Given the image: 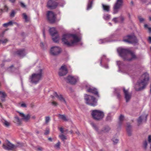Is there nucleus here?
<instances>
[{
  "instance_id": "nucleus-1",
  "label": "nucleus",
  "mask_w": 151,
  "mask_h": 151,
  "mask_svg": "<svg viewBox=\"0 0 151 151\" xmlns=\"http://www.w3.org/2000/svg\"><path fill=\"white\" fill-rule=\"evenodd\" d=\"M149 79V74L147 73H144L134 86L135 91H139L145 89L148 84Z\"/></svg>"
},
{
  "instance_id": "nucleus-2",
  "label": "nucleus",
  "mask_w": 151,
  "mask_h": 151,
  "mask_svg": "<svg viewBox=\"0 0 151 151\" xmlns=\"http://www.w3.org/2000/svg\"><path fill=\"white\" fill-rule=\"evenodd\" d=\"M62 40L64 44L68 47L72 46L80 41L79 39L76 35L70 34L63 35Z\"/></svg>"
},
{
  "instance_id": "nucleus-3",
  "label": "nucleus",
  "mask_w": 151,
  "mask_h": 151,
  "mask_svg": "<svg viewBox=\"0 0 151 151\" xmlns=\"http://www.w3.org/2000/svg\"><path fill=\"white\" fill-rule=\"evenodd\" d=\"M43 74L42 70L40 69L38 73L32 74L30 78L31 83L35 84L37 83L42 78Z\"/></svg>"
},
{
  "instance_id": "nucleus-4",
  "label": "nucleus",
  "mask_w": 151,
  "mask_h": 151,
  "mask_svg": "<svg viewBox=\"0 0 151 151\" xmlns=\"http://www.w3.org/2000/svg\"><path fill=\"white\" fill-rule=\"evenodd\" d=\"M123 41L130 44H136L138 40L134 35H128L124 37Z\"/></svg>"
},
{
  "instance_id": "nucleus-5",
  "label": "nucleus",
  "mask_w": 151,
  "mask_h": 151,
  "mask_svg": "<svg viewBox=\"0 0 151 151\" xmlns=\"http://www.w3.org/2000/svg\"><path fill=\"white\" fill-rule=\"evenodd\" d=\"M129 50L122 48H119L117 49V51L119 55L122 57L124 60H127L128 54L129 52Z\"/></svg>"
},
{
  "instance_id": "nucleus-6",
  "label": "nucleus",
  "mask_w": 151,
  "mask_h": 151,
  "mask_svg": "<svg viewBox=\"0 0 151 151\" xmlns=\"http://www.w3.org/2000/svg\"><path fill=\"white\" fill-rule=\"evenodd\" d=\"M123 3V0H116L113 7V14H115L118 13L122 6Z\"/></svg>"
},
{
  "instance_id": "nucleus-7",
  "label": "nucleus",
  "mask_w": 151,
  "mask_h": 151,
  "mask_svg": "<svg viewBox=\"0 0 151 151\" xmlns=\"http://www.w3.org/2000/svg\"><path fill=\"white\" fill-rule=\"evenodd\" d=\"M86 103L87 104L91 106L94 105V97L92 96L86 94L85 96Z\"/></svg>"
},
{
  "instance_id": "nucleus-8",
  "label": "nucleus",
  "mask_w": 151,
  "mask_h": 151,
  "mask_svg": "<svg viewBox=\"0 0 151 151\" xmlns=\"http://www.w3.org/2000/svg\"><path fill=\"white\" fill-rule=\"evenodd\" d=\"M47 17L48 21L51 23L55 22L56 19L55 15L51 11H48L47 13Z\"/></svg>"
},
{
  "instance_id": "nucleus-9",
  "label": "nucleus",
  "mask_w": 151,
  "mask_h": 151,
  "mask_svg": "<svg viewBox=\"0 0 151 151\" xmlns=\"http://www.w3.org/2000/svg\"><path fill=\"white\" fill-rule=\"evenodd\" d=\"M2 147L5 150H9L16 148L17 146L12 144L9 141H7L6 144H4L3 145Z\"/></svg>"
},
{
  "instance_id": "nucleus-10",
  "label": "nucleus",
  "mask_w": 151,
  "mask_h": 151,
  "mask_svg": "<svg viewBox=\"0 0 151 151\" xmlns=\"http://www.w3.org/2000/svg\"><path fill=\"white\" fill-rule=\"evenodd\" d=\"M104 113L102 111L95 110V119L97 120H101L104 116Z\"/></svg>"
},
{
  "instance_id": "nucleus-11",
  "label": "nucleus",
  "mask_w": 151,
  "mask_h": 151,
  "mask_svg": "<svg viewBox=\"0 0 151 151\" xmlns=\"http://www.w3.org/2000/svg\"><path fill=\"white\" fill-rule=\"evenodd\" d=\"M61 51L60 47L57 46H55L51 48L50 52L52 55L56 56L59 54L61 52Z\"/></svg>"
},
{
  "instance_id": "nucleus-12",
  "label": "nucleus",
  "mask_w": 151,
  "mask_h": 151,
  "mask_svg": "<svg viewBox=\"0 0 151 151\" xmlns=\"http://www.w3.org/2000/svg\"><path fill=\"white\" fill-rule=\"evenodd\" d=\"M65 79L67 81L72 84H75L77 82L78 78L77 77L69 76Z\"/></svg>"
},
{
  "instance_id": "nucleus-13",
  "label": "nucleus",
  "mask_w": 151,
  "mask_h": 151,
  "mask_svg": "<svg viewBox=\"0 0 151 151\" xmlns=\"http://www.w3.org/2000/svg\"><path fill=\"white\" fill-rule=\"evenodd\" d=\"M68 72V70L65 65L62 66L59 70L58 74L60 76H63L66 75Z\"/></svg>"
},
{
  "instance_id": "nucleus-14",
  "label": "nucleus",
  "mask_w": 151,
  "mask_h": 151,
  "mask_svg": "<svg viewBox=\"0 0 151 151\" xmlns=\"http://www.w3.org/2000/svg\"><path fill=\"white\" fill-rule=\"evenodd\" d=\"M123 90L126 101V102H127L131 99L132 97V94L129 92L128 90L125 89L124 88H123Z\"/></svg>"
},
{
  "instance_id": "nucleus-15",
  "label": "nucleus",
  "mask_w": 151,
  "mask_h": 151,
  "mask_svg": "<svg viewBox=\"0 0 151 151\" xmlns=\"http://www.w3.org/2000/svg\"><path fill=\"white\" fill-rule=\"evenodd\" d=\"M58 3L52 0H50L47 3V6L51 9H55L58 6Z\"/></svg>"
},
{
  "instance_id": "nucleus-16",
  "label": "nucleus",
  "mask_w": 151,
  "mask_h": 151,
  "mask_svg": "<svg viewBox=\"0 0 151 151\" xmlns=\"http://www.w3.org/2000/svg\"><path fill=\"white\" fill-rule=\"evenodd\" d=\"M147 116V115L145 114L144 115H142L139 117L137 120L139 125L141 124L142 122L143 121H144L145 122H146V121Z\"/></svg>"
},
{
  "instance_id": "nucleus-17",
  "label": "nucleus",
  "mask_w": 151,
  "mask_h": 151,
  "mask_svg": "<svg viewBox=\"0 0 151 151\" xmlns=\"http://www.w3.org/2000/svg\"><path fill=\"white\" fill-rule=\"evenodd\" d=\"M19 115L22 118V119L26 121H28L30 118V116L29 114L25 115L23 113L19 112Z\"/></svg>"
},
{
  "instance_id": "nucleus-18",
  "label": "nucleus",
  "mask_w": 151,
  "mask_h": 151,
  "mask_svg": "<svg viewBox=\"0 0 151 151\" xmlns=\"http://www.w3.org/2000/svg\"><path fill=\"white\" fill-rule=\"evenodd\" d=\"M54 94L61 101L64 102L65 104H66V102L62 95L61 94L58 95L56 92H55Z\"/></svg>"
},
{
  "instance_id": "nucleus-19",
  "label": "nucleus",
  "mask_w": 151,
  "mask_h": 151,
  "mask_svg": "<svg viewBox=\"0 0 151 151\" xmlns=\"http://www.w3.org/2000/svg\"><path fill=\"white\" fill-rule=\"evenodd\" d=\"M129 54L131 56V58H127V61H131L137 58L136 56L135 55V53L132 51L130 50Z\"/></svg>"
},
{
  "instance_id": "nucleus-20",
  "label": "nucleus",
  "mask_w": 151,
  "mask_h": 151,
  "mask_svg": "<svg viewBox=\"0 0 151 151\" xmlns=\"http://www.w3.org/2000/svg\"><path fill=\"white\" fill-rule=\"evenodd\" d=\"M26 53L24 49L19 50L17 52V53L21 57L24 56L26 55Z\"/></svg>"
},
{
  "instance_id": "nucleus-21",
  "label": "nucleus",
  "mask_w": 151,
  "mask_h": 151,
  "mask_svg": "<svg viewBox=\"0 0 151 151\" xmlns=\"http://www.w3.org/2000/svg\"><path fill=\"white\" fill-rule=\"evenodd\" d=\"M49 32L52 36H54L55 35L58 33V32L55 27H52L50 29Z\"/></svg>"
},
{
  "instance_id": "nucleus-22",
  "label": "nucleus",
  "mask_w": 151,
  "mask_h": 151,
  "mask_svg": "<svg viewBox=\"0 0 151 151\" xmlns=\"http://www.w3.org/2000/svg\"><path fill=\"white\" fill-rule=\"evenodd\" d=\"M52 36V40L54 42L57 43L59 42L60 37L58 33L55 35L54 36Z\"/></svg>"
},
{
  "instance_id": "nucleus-23",
  "label": "nucleus",
  "mask_w": 151,
  "mask_h": 151,
  "mask_svg": "<svg viewBox=\"0 0 151 151\" xmlns=\"http://www.w3.org/2000/svg\"><path fill=\"white\" fill-rule=\"evenodd\" d=\"M102 8L103 10L105 12H109L110 10V6L109 5H106L103 4H102Z\"/></svg>"
},
{
  "instance_id": "nucleus-24",
  "label": "nucleus",
  "mask_w": 151,
  "mask_h": 151,
  "mask_svg": "<svg viewBox=\"0 0 151 151\" xmlns=\"http://www.w3.org/2000/svg\"><path fill=\"white\" fill-rule=\"evenodd\" d=\"M86 86L88 92L91 93H94V88L88 85H87Z\"/></svg>"
},
{
  "instance_id": "nucleus-25",
  "label": "nucleus",
  "mask_w": 151,
  "mask_h": 151,
  "mask_svg": "<svg viewBox=\"0 0 151 151\" xmlns=\"http://www.w3.org/2000/svg\"><path fill=\"white\" fill-rule=\"evenodd\" d=\"M14 122L16 123L18 125H19L22 124V121L19 117L16 116L14 117Z\"/></svg>"
},
{
  "instance_id": "nucleus-26",
  "label": "nucleus",
  "mask_w": 151,
  "mask_h": 151,
  "mask_svg": "<svg viewBox=\"0 0 151 151\" xmlns=\"http://www.w3.org/2000/svg\"><path fill=\"white\" fill-rule=\"evenodd\" d=\"M126 130L128 135L129 136H131L132 134V127L129 124L127 125L126 128Z\"/></svg>"
},
{
  "instance_id": "nucleus-27",
  "label": "nucleus",
  "mask_w": 151,
  "mask_h": 151,
  "mask_svg": "<svg viewBox=\"0 0 151 151\" xmlns=\"http://www.w3.org/2000/svg\"><path fill=\"white\" fill-rule=\"evenodd\" d=\"M6 96V95L4 92L0 91V99L2 101H5V98Z\"/></svg>"
},
{
  "instance_id": "nucleus-28",
  "label": "nucleus",
  "mask_w": 151,
  "mask_h": 151,
  "mask_svg": "<svg viewBox=\"0 0 151 151\" xmlns=\"http://www.w3.org/2000/svg\"><path fill=\"white\" fill-rule=\"evenodd\" d=\"M110 129L111 128L109 126H105L103 128L102 131L104 132H109Z\"/></svg>"
},
{
  "instance_id": "nucleus-29",
  "label": "nucleus",
  "mask_w": 151,
  "mask_h": 151,
  "mask_svg": "<svg viewBox=\"0 0 151 151\" xmlns=\"http://www.w3.org/2000/svg\"><path fill=\"white\" fill-rule=\"evenodd\" d=\"M59 117L63 121H68V119L65 115L59 114Z\"/></svg>"
},
{
  "instance_id": "nucleus-30",
  "label": "nucleus",
  "mask_w": 151,
  "mask_h": 151,
  "mask_svg": "<svg viewBox=\"0 0 151 151\" xmlns=\"http://www.w3.org/2000/svg\"><path fill=\"white\" fill-rule=\"evenodd\" d=\"M92 3L93 1L92 0H89L87 8V10H89L91 9V8L92 4Z\"/></svg>"
},
{
  "instance_id": "nucleus-31",
  "label": "nucleus",
  "mask_w": 151,
  "mask_h": 151,
  "mask_svg": "<svg viewBox=\"0 0 151 151\" xmlns=\"http://www.w3.org/2000/svg\"><path fill=\"white\" fill-rule=\"evenodd\" d=\"M2 123H3V125L6 127H8L9 126L10 123V122H8L6 120H4L3 121H2Z\"/></svg>"
},
{
  "instance_id": "nucleus-32",
  "label": "nucleus",
  "mask_w": 151,
  "mask_h": 151,
  "mask_svg": "<svg viewBox=\"0 0 151 151\" xmlns=\"http://www.w3.org/2000/svg\"><path fill=\"white\" fill-rule=\"evenodd\" d=\"M99 97L98 92L97 89L95 88V103L96 102V100H97Z\"/></svg>"
},
{
  "instance_id": "nucleus-33",
  "label": "nucleus",
  "mask_w": 151,
  "mask_h": 151,
  "mask_svg": "<svg viewBox=\"0 0 151 151\" xmlns=\"http://www.w3.org/2000/svg\"><path fill=\"white\" fill-rule=\"evenodd\" d=\"M60 142L58 141L57 143L55 144L54 146V147L57 150H59L60 148Z\"/></svg>"
},
{
  "instance_id": "nucleus-34",
  "label": "nucleus",
  "mask_w": 151,
  "mask_h": 151,
  "mask_svg": "<svg viewBox=\"0 0 151 151\" xmlns=\"http://www.w3.org/2000/svg\"><path fill=\"white\" fill-rule=\"evenodd\" d=\"M59 137L63 141H64L65 140L67 139V137L66 136L63 135V134L60 135Z\"/></svg>"
},
{
  "instance_id": "nucleus-35",
  "label": "nucleus",
  "mask_w": 151,
  "mask_h": 151,
  "mask_svg": "<svg viewBox=\"0 0 151 151\" xmlns=\"http://www.w3.org/2000/svg\"><path fill=\"white\" fill-rule=\"evenodd\" d=\"M119 18L120 20V22L121 23H124L125 20V17L124 16L121 15L119 17Z\"/></svg>"
},
{
  "instance_id": "nucleus-36",
  "label": "nucleus",
  "mask_w": 151,
  "mask_h": 151,
  "mask_svg": "<svg viewBox=\"0 0 151 151\" xmlns=\"http://www.w3.org/2000/svg\"><path fill=\"white\" fill-rule=\"evenodd\" d=\"M8 41V40L7 39H4L3 40H1L0 39V44L2 43V44H5L6 43V42H7Z\"/></svg>"
},
{
  "instance_id": "nucleus-37",
  "label": "nucleus",
  "mask_w": 151,
  "mask_h": 151,
  "mask_svg": "<svg viewBox=\"0 0 151 151\" xmlns=\"http://www.w3.org/2000/svg\"><path fill=\"white\" fill-rule=\"evenodd\" d=\"M143 146L145 150H146L147 145V142L146 140L144 141L143 142Z\"/></svg>"
},
{
  "instance_id": "nucleus-38",
  "label": "nucleus",
  "mask_w": 151,
  "mask_h": 151,
  "mask_svg": "<svg viewBox=\"0 0 151 151\" xmlns=\"http://www.w3.org/2000/svg\"><path fill=\"white\" fill-rule=\"evenodd\" d=\"M124 119V116L121 114L120 115L119 118V122H120V123H121V122H122L123 121Z\"/></svg>"
},
{
  "instance_id": "nucleus-39",
  "label": "nucleus",
  "mask_w": 151,
  "mask_h": 151,
  "mask_svg": "<svg viewBox=\"0 0 151 151\" xmlns=\"http://www.w3.org/2000/svg\"><path fill=\"white\" fill-rule=\"evenodd\" d=\"M50 120V118L49 116L45 117V122L46 123H47Z\"/></svg>"
},
{
  "instance_id": "nucleus-40",
  "label": "nucleus",
  "mask_w": 151,
  "mask_h": 151,
  "mask_svg": "<svg viewBox=\"0 0 151 151\" xmlns=\"http://www.w3.org/2000/svg\"><path fill=\"white\" fill-rule=\"evenodd\" d=\"M110 16L109 14H106V15H105L104 18V19L106 20H108L110 18Z\"/></svg>"
},
{
  "instance_id": "nucleus-41",
  "label": "nucleus",
  "mask_w": 151,
  "mask_h": 151,
  "mask_svg": "<svg viewBox=\"0 0 151 151\" xmlns=\"http://www.w3.org/2000/svg\"><path fill=\"white\" fill-rule=\"evenodd\" d=\"M23 18L25 19L26 21H27V17L25 13H23L22 14Z\"/></svg>"
},
{
  "instance_id": "nucleus-42",
  "label": "nucleus",
  "mask_w": 151,
  "mask_h": 151,
  "mask_svg": "<svg viewBox=\"0 0 151 151\" xmlns=\"http://www.w3.org/2000/svg\"><path fill=\"white\" fill-rule=\"evenodd\" d=\"M112 141L114 142V144L115 145L117 143L119 142V140L118 139L114 138L113 139Z\"/></svg>"
},
{
  "instance_id": "nucleus-43",
  "label": "nucleus",
  "mask_w": 151,
  "mask_h": 151,
  "mask_svg": "<svg viewBox=\"0 0 151 151\" xmlns=\"http://www.w3.org/2000/svg\"><path fill=\"white\" fill-rule=\"evenodd\" d=\"M49 128H47L45 131V132L44 133V134L46 135H47L49 134Z\"/></svg>"
},
{
  "instance_id": "nucleus-44",
  "label": "nucleus",
  "mask_w": 151,
  "mask_h": 151,
  "mask_svg": "<svg viewBox=\"0 0 151 151\" xmlns=\"http://www.w3.org/2000/svg\"><path fill=\"white\" fill-rule=\"evenodd\" d=\"M111 119V117L110 115H108L106 118V120L110 121Z\"/></svg>"
},
{
  "instance_id": "nucleus-45",
  "label": "nucleus",
  "mask_w": 151,
  "mask_h": 151,
  "mask_svg": "<svg viewBox=\"0 0 151 151\" xmlns=\"http://www.w3.org/2000/svg\"><path fill=\"white\" fill-rule=\"evenodd\" d=\"M117 17H115L112 19V21L114 22L115 23H117L119 22L117 20Z\"/></svg>"
},
{
  "instance_id": "nucleus-46",
  "label": "nucleus",
  "mask_w": 151,
  "mask_h": 151,
  "mask_svg": "<svg viewBox=\"0 0 151 151\" xmlns=\"http://www.w3.org/2000/svg\"><path fill=\"white\" fill-rule=\"evenodd\" d=\"M51 104L54 106H57L58 105V103L54 101H53L51 102Z\"/></svg>"
},
{
  "instance_id": "nucleus-47",
  "label": "nucleus",
  "mask_w": 151,
  "mask_h": 151,
  "mask_svg": "<svg viewBox=\"0 0 151 151\" xmlns=\"http://www.w3.org/2000/svg\"><path fill=\"white\" fill-rule=\"evenodd\" d=\"M20 5L23 8H26V6L22 2H20Z\"/></svg>"
},
{
  "instance_id": "nucleus-48",
  "label": "nucleus",
  "mask_w": 151,
  "mask_h": 151,
  "mask_svg": "<svg viewBox=\"0 0 151 151\" xmlns=\"http://www.w3.org/2000/svg\"><path fill=\"white\" fill-rule=\"evenodd\" d=\"M138 18L140 22L141 23L143 22L144 21V19L141 17H138Z\"/></svg>"
},
{
  "instance_id": "nucleus-49",
  "label": "nucleus",
  "mask_w": 151,
  "mask_h": 151,
  "mask_svg": "<svg viewBox=\"0 0 151 151\" xmlns=\"http://www.w3.org/2000/svg\"><path fill=\"white\" fill-rule=\"evenodd\" d=\"M15 13V12L14 11H12L10 14V16L12 17H14V16Z\"/></svg>"
},
{
  "instance_id": "nucleus-50",
  "label": "nucleus",
  "mask_w": 151,
  "mask_h": 151,
  "mask_svg": "<svg viewBox=\"0 0 151 151\" xmlns=\"http://www.w3.org/2000/svg\"><path fill=\"white\" fill-rule=\"evenodd\" d=\"M8 8L6 5H5L4 7V10L6 12H7Z\"/></svg>"
},
{
  "instance_id": "nucleus-51",
  "label": "nucleus",
  "mask_w": 151,
  "mask_h": 151,
  "mask_svg": "<svg viewBox=\"0 0 151 151\" xmlns=\"http://www.w3.org/2000/svg\"><path fill=\"white\" fill-rule=\"evenodd\" d=\"M89 123L92 126L93 129L94 128V125L93 122H92L91 121H89Z\"/></svg>"
},
{
  "instance_id": "nucleus-52",
  "label": "nucleus",
  "mask_w": 151,
  "mask_h": 151,
  "mask_svg": "<svg viewBox=\"0 0 151 151\" xmlns=\"http://www.w3.org/2000/svg\"><path fill=\"white\" fill-rule=\"evenodd\" d=\"M91 115H92L93 118V119H94V110H93L92 111Z\"/></svg>"
},
{
  "instance_id": "nucleus-53",
  "label": "nucleus",
  "mask_w": 151,
  "mask_h": 151,
  "mask_svg": "<svg viewBox=\"0 0 151 151\" xmlns=\"http://www.w3.org/2000/svg\"><path fill=\"white\" fill-rule=\"evenodd\" d=\"M43 148L42 147H38L37 149V150H38L40 151H42L43 150Z\"/></svg>"
},
{
  "instance_id": "nucleus-54",
  "label": "nucleus",
  "mask_w": 151,
  "mask_h": 151,
  "mask_svg": "<svg viewBox=\"0 0 151 151\" xmlns=\"http://www.w3.org/2000/svg\"><path fill=\"white\" fill-rule=\"evenodd\" d=\"M148 141L149 143L151 142V135H149L148 137Z\"/></svg>"
},
{
  "instance_id": "nucleus-55",
  "label": "nucleus",
  "mask_w": 151,
  "mask_h": 151,
  "mask_svg": "<svg viewBox=\"0 0 151 151\" xmlns=\"http://www.w3.org/2000/svg\"><path fill=\"white\" fill-rule=\"evenodd\" d=\"M3 26L4 27H6L7 26H9V25L8 24V22H7V23H4L3 24Z\"/></svg>"
},
{
  "instance_id": "nucleus-56",
  "label": "nucleus",
  "mask_w": 151,
  "mask_h": 151,
  "mask_svg": "<svg viewBox=\"0 0 151 151\" xmlns=\"http://www.w3.org/2000/svg\"><path fill=\"white\" fill-rule=\"evenodd\" d=\"M8 24L9 26L11 25L12 24L13 22L12 21H10L8 22Z\"/></svg>"
},
{
  "instance_id": "nucleus-57",
  "label": "nucleus",
  "mask_w": 151,
  "mask_h": 151,
  "mask_svg": "<svg viewBox=\"0 0 151 151\" xmlns=\"http://www.w3.org/2000/svg\"><path fill=\"white\" fill-rule=\"evenodd\" d=\"M21 106L24 107H26V105L24 104H21Z\"/></svg>"
},
{
  "instance_id": "nucleus-58",
  "label": "nucleus",
  "mask_w": 151,
  "mask_h": 151,
  "mask_svg": "<svg viewBox=\"0 0 151 151\" xmlns=\"http://www.w3.org/2000/svg\"><path fill=\"white\" fill-rule=\"evenodd\" d=\"M60 130L61 132L62 133H63V128L60 127Z\"/></svg>"
},
{
  "instance_id": "nucleus-59",
  "label": "nucleus",
  "mask_w": 151,
  "mask_h": 151,
  "mask_svg": "<svg viewBox=\"0 0 151 151\" xmlns=\"http://www.w3.org/2000/svg\"><path fill=\"white\" fill-rule=\"evenodd\" d=\"M117 97L118 98H120L121 97V95L119 93H117Z\"/></svg>"
},
{
  "instance_id": "nucleus-60",
  "label": "nucleus",
  "mask_w": 151,
  "mask_h": 151,
  "mask_svg": "<svg viewBox=\"0 0 151 151\" xmlns=\"http://www.w3.org/2000/svg\"><path fill=\"white\" fill-rule=\"evenodd\" d=\"M148 40L149 42L151 43V37H149L148 38Z\"/></svg>"
},
{
  "instance_id": "nucleus-61",
  "label": "nucleus",
  "mask_w": 151,
  "mask_h": 151,
  "mask_svg": "<svg viewBox=\"0 0 151 151\" xmlns=\"http://www.w3.org/2000/svg\"><path fill=\"white\" fill-rule=\"evenodd\" d=\"M9 1L11 2L12 3H14L15 1H16V0H9Z\"/></svg>"
},
{
  "instance_id": "nucleus-62",
  "label": "nucleus",
  "mask_w": 151,
  "mask_h": 151,
  "mask_svg": "<svg viewBox=\"0 0 151 151\" xmlns=\"http://www.w3.org/2000/svg\"><path fill=\"white\" fill-rule=\"evenodd\" d=\"M104 40H100V42L101 43H104Z\"/></svg>"
},
{
  "instance_id": "nucleus-63",
  "label": "nucleus",
  "mask_w": 151,
  "mask_h": 151,
  "mask_svg": "<svg viewBox=\"0 0 151 151\" xmlns=\"http://www.w3.org/2000/svg\"><path fill=\"white\" fill-rule=\"evenodd\" d=\"M148 30L150 32H151V28L148 27Z\"/></svg>"
},
{
  "instance_id": "nucleus-64",
  "label": "nucleus",
  "mask_w": 151,
  "mask_h": 151,
  "mask_svg": "<svg viewBox=\"0 0 151 151\" xmlns=\"http://www.w3.org/2000/svg\"><path fill=\"white\" fill-rule=\"evenodd\" d=\"M48 139L50 141H52V138L51 137H49L48 138Z\"/></svg>"
}]
</instances>
